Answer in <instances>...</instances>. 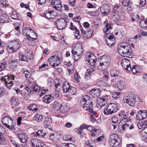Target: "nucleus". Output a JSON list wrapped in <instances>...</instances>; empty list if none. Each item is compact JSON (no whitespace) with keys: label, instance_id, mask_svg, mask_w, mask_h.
<instances>
[{"label":"nucleus","instance_id":"41","mask_svg":"<svg viewBox=\"0 0 147 147\" xmlns=\"http://www.w3.org/2000/svg\"><path fill=\"white\" fill-rule=\"evenodd\" d=\"M70 88L67 93H69V94L71 95H75L77 92L76 88L72 86H71Z\"/></svg>","mask_w":147,"mask_h":147},{"label":"nucleus","instance_id":"46","mask_svg":"<svg viewBox=\"0 0 147 147\" xmlns=\"http://www.w3.org/2000/svg\"><path fill=\"white\" fill-rule=\"evenodd\" d=\"M75 31L74 32V35L76 38L79 39L80 38V31L78 29L76 28V30H74Z\"/></svg>","mask_w":147,"mask_h":147},{"label":"nucleus","instance_id":"39","mask_svg":"<svg viewBox=\"0 0 147 147\" xmlns=\"http://www.w3.org/2000/svg\"><path fill=\"white\" fill-rule=\"evenodd\" d=\"M42 116L38 114L36 115L33 118V119L38 122H40L42 120Z\"/></svg>","mask_w":147,"mask_h":147},{"label":"nucleus","instance_id":"49","mask_svg":"<svg viewBox=\"0 0 147 147\" xmlns=\"http://www.w3.org/2000/svg\"><path fill=\"white\" fill-rule=\"evenodd\" d=\"M59 103L57 101H55L52 104V107L55 109L58 110L59 109Z\"/></svg>","mask_w":147,"mask_h":147},{"label":"nucleus","instance_id":"7","mask_svg":"<svg viewBox=\"0 0 147 147\" xmlns=\"http://www.w3.org/2000/svg\"><path fill=\"white\" fill-rule=\"evenodd\" d=\"M118 110V107L114 103H111L108 104L104 109L103 112L105 115H107L112 114L116 112Z\"/></svg>","mask_w":147,"mask_h":147},{"label":"nucleus","instance_id":"19","mask_svg":"<svg viewBox=\"0 0 147 147\" xmlns=\"http://www.w3.org/2000/svg\"><path fill=\"white\" fill-rule=\"evenodd\" d=\"M147 117V113L145 110H140L138 112V114L136 115V119L142 120L146 118Z\"/></svg>","mask_w":147,"mask_h":147},{"label":"nucleus","instance_id":"2","mask_svg":"<svg viewBox=\"0 0 147 147\" xmlns=\"http://www.w3.org/2000/svg\"><path fill=\"white\" fill-rule=\"evenodd\" d=\"M93 100L89 96L86 95L82 98L80 105L84 110L88 111L91 114L96 115V113L93 111L92 109Z\"/></svg>","mask_w":147,"mask_h":147},{"label":"nucleus","instance_id":"31","mask_svg":"<svg viewBox=\"0 0 147 147\" xmlns=\"http://www.w3.org/2000/svg\"><path fill=\"white\" fill-rule=\"evenodd\" d=\"M31 30H32L28 27H25L22 30L23 35L26 37H27L28 35H29L28 34H30L31 32Z\"/></svg>","mask_w":147,"mask_h":147},{"label":"nucleus","instance_id":"27","mask_svg":"<svg viewBox=\"0 0 147 147\" xmlns=\"http://www.w3.org/2000/svg\"><path fill=\"white\" fill-rule=\"evenodd\" d=\"M110 74L111 77H114L115 79H118L120 77L121 73L116 70L112 69L110 71Z\"/></svg>","mask_w":147,"mask_h":147},{"label":"nucleus","instance_id":"60","mask_svg":"<svg viewBox=\"0 0 147 147\" xmlns=\"http://www.w3.org/2000/svg\"><path fill=\"white\" fill-rule=\"evenodd\" d=\"M0 144L2 146H5L6 144L5 138L0 139Z\"/></svg>","mask_w":147,"mask_h":147},{"label":"nucleus","instance_id":"1","mask_svg":"<svg viewBox=\"0 0 147 147\" xmlns=\"http://www.w3.org/2000/svg\"><path fill=\"white\" fill-rule=\"evenodd\" d=\"M105 27L103 28V31L105 33V37L106 38V44L109 47H112L115 42V38L113 35L109 32L112 28L110 24H108V21L106 20L104 22Z\"/></svg>","mask_w":147,"mask_h":147},{"label":"nucleus","instance_id":"44","mask_svg":"<svg viewBox=\"0 0 147 147\" xmlns=\"http://www.w3.org/2000/svg\"><path fill=\"white\" fill-rule=\"evenodd\" d=\"M93 32V30L91 31L87 30V32L84 31L83 35L85 37L88 38L92 35Z\"/></svg>","mask_w":147,"mask_h":147},{"label":"nucleus","instance_id":"22","mask_svg":"<svg viewBox=\"0 0 147 147\" xmlns=\"http://www.w3.org/2000/svg\"><path fill=\"white\" fill-rule=\"evenodd\" d=\"M107 103L106 98L105 97H99L97 99V107L100 108H102Z\"/></svg>","mask_w":147,"mask_h":147},{"label":"nucleus","instance_id":"20","mask_svg":"<svg viewBox=\"0 0 147 147\" xmlns=\"http://www.w3.org/2000/svg\"><path fill=\"white\" fill-rule=\"evenodd\" d=\"M127 113L124 111H121L119 113L121 122H124L129 120V118L127 117Z\"/></svg>","mask_w":147,"mask_h":147},{"label":"nucleus","instance_id":"54","mask_svg":"<svg viewBox=\"0 0 147 147\" xmlns=\"http://www.w3.org/2000/svg\"><path fill=\"white\" fill-rule=\"evenodd\" d=\"M83 126H84V129H87L89 131H91V132L93 130V127L90 125H83Z\"/></svg>","mask_w":147,"mask_h":147},{"label":"nucleus","instance_id":"62","mask_svg":"<svg viewBox=\"0 0 147 147\" xmlns=\"http://www.w3.org/2000/svg\"><path fill=\"white\" fill-rule=\"evenodd\" d=\"M76 0H69V5L71 6H74L75 5Z\"/></svg>","mask_w":147,"mask_h":147},{"label":"nucleus","instance_id":"30","mask_svg":"<svg viewBox=\"0 0 147 147\" xmlns=\"http://www.w3.org/2000/svg\"><path fill=\"white\" fill-rule=\"evenodd\" d=\"M113 11L115 13H122L123 16H125V13L122 10V7L121 6H116L113 7Z\"/></svg>","mask_w":147,"mask_h":147},{"label":"nucleus","instance_id":"6","mask_svg":"<svg viewBox=\"0 0 147 147\" xmlns=\"http://www.w3.org/2000/svg\"><path fill=\"white\" fill-rule=\"evenodd\" d=\"M3 125L9 130H14L16 126L15 121L7 116L5 117L2 120Z\"/></svg>","mask_w":147,"mask_h":147},{"label":"nucleus","instance_id":"24","mask_svg":"<svg viewBox=\"0 0 147 147\" xmlns=\"http://www.w3.org/2000/svg\"><path fill=\"white\" fill-rule=\"evenodd\" d=\"M27 37H26L25 38L29 40L30 41H34L37 39V36L35 32L32 30H31L30 34H28Z\"/></svg>","mask_w":147,"mask_h":147},{"label":"nucleus","instance_id":"51","mask_svg":"<svg viewBox=\"0 0 147 147\" xmlns=\"http://www.w3.org/2000/svg\"><path fill=\"white\" fill-rule=\"evenodd\" d=\"M132 3L130 2L129 0H123L122 1V5L125 6H127L129 5H131V3Z\"/></svg>","mask_w":147,"mask_h":147},{"label":"nucleus","instance_id":"64","mask_svg":"<svg viewBox=\"0 0 147 147\" xmlns=\"http://www.w3.org/2000/svg\"><path fill=\"white\" fill-rule=\"evenodd\" d=\"M146 2V0H140L139 2V6L140 7H143L145 5Z\"/></svg>","mask_w":147,"mask_h":147},{"label":"nucleus","instance_id":"45","mask_svg":"<svg viewBox=\"0 0 147 147\" xmlns=\"http://www.w3.org/2000/svg\"><path fill=\"white\" fill-rule=\"evenodd\" d=\"M63 140L65 141H70L72 142H74L75 141V139L74 138H72L69 136L66 135L64 136L63 137Z\"/></svg>","mask_w":147,"mask_h":147},{"label":"nucleus","instance_id":"40","mask_svg":"<svg viewBox=\"0 0 147 147\" xmlns=\"http://www.w3.org/2000/svg\"><path fill=\"white\" fill-rule=\"evenodd\" d=\"M91 135L93 136H97L100 134V131L99 129H96L95 128L91 132Z\"/></svg>","mask_w":147,"mask_h":147},{"label":"nucleus","instance_id":"33","mask_svg":"<svg viewBox=\"0 0 147 147\" xmlns=\"http://www.w3.org/2000/svg\"><path fill=\"white\" fill-rule=\"evenodd\" d=\"M139 67L136 66L135 65H131V70L129 71H131L132 72L133 74H136L138 73L139 71L138 70Z\"/></svg>","mask_w":147,"mask_h":147},{"label":"nucleus","instance_id":"26","mask_svg":"<svg viewBox=\"0 0 147 147\" xmlns=\"http://www.w3.org/2000/svg\"><path fill=\"white\" fill-rule=\"evenodd\" d=\"M90 93L93 97H97L100 95V91L98 88H94L90 90Z\"/></svg>","mask_w":147,"mask_h":147},{"label":"nucleus","instance_id":"37","mask_svg":"<svg viewBox=\"0 0 147 147\" xmlns=\"http://www.w3.org/2000/svg\"><path fill=\"white\" fill-rule=\"evenodd\" d=\"M11 16L12 19L15 20H20V15L16 11H13Z\"/></svg>","mask_w":147,"mask_h":147},{"label":"nucleus","instance_id":"17","mask_svg":"<svg viewBox=\"0 0 147 147\" xmlns=\"http://www.w3.org/2000/svg\"><path fill=\"white\" fill-rule=\"evenodd\" d=\"M14 78L15 76L13 75H10V76H3L1 80V81H4L5 84L13 83V82L11 80H14Z\"/></svg>","mask_w":147,"mask_h":147},{"label":"nucleus","instance_id":"57","mask_svg":"<svg viewBox=\"0 0 147 147\" xmlns=\"http://www.w3.org/2000/svg\"><path fill=\"white\" fill-rule=\"evenodd\" d=\"M24 74L25 75V77L26 78H29L31 74L28 71H24Z\"/></svg>","mask_w":147,"mask_h":147},{"label":"nucleus","instance_id":"21","mask_svg":"<svg viewBox=\"0 0 147 147\" xmlns=\"http://www.w3.org/2000/svg\"><path fill=\"white\" fill-rule=\"evenodd\" d=\"M55 96V95L54 94L45 95L43 97V100L45 103L48 104L53 100Z\"/></svg>","mask_w":147,"mask_h":147},{"label":"nucleus","instance_id":"14","mask_svg":"<svg viewBox=\"0 0 147 147\" xmlns=\"http://www.w3.org/2000/svg\"><path fill=\"white\" fill-rule=\"evenodd\" d=\"M69 22L63 18L58 20L56 22V24L57 28L59 30H62L66 26Z\"/></svg>","mask_w":147,"mask_h":147},{"label":"nucleus","instance_id":"25","mask_svg":"<svg viewBox=\"0 0 147 147\" xmlns=\"http://www.w3.org/2000/svg\"><path fill=\"white\" fill-rule=\"evenodd\" d=\"M125 81L121 80L116 82V84H114L113 87L114 88H118L120 89L123 88L125 86Z\"/></svg>","mask_w":147,"mask_h":147},{"label":"nucleus","instance_id":"59","mask_svg":"<svg viewBox=\"0 0 147 147\" xmlns=\"http://www.w3.org/2000/svg\"><path fill=\"white\" fill-rule=\"evenodd\" d=\"M50 19L54 18L57 15V13L53 11H50Z\"/></svg>","mask_w":147,"mask_h":147},{"label":"nucleus","instance_id":"28","mask_svg":"<svg viewBox=\"0 0 147 147\" xmlns=\"http://www.w3.org/2000/svg\"><path fill=\"white\" fill-rule=\"evenodd\" d=\"M69 83L67 82H65L63 84V91L64 93H68L69 90L71 87Z\"/></svg>","mask_w":147,"mask_h":147},{"label":"nucleus","instance_id":"9","mask_svg":"<svg viewBox=\"0 0 147 147\" xmlns=\"http://www.w3.org/2000/svg\"><path fill=\"white\" fill-rule=\"evenodd\" d=\"M136 97L134 93L129 92L127 95L124 96L123 100L125 102L131 106L133 107L134 106Z\"/></svg>","mask_w":147,"mask_h":147},{"label":"nucleus","instance_id":"8","mask_svg":"<svg viewBox=\"0 0 147 147\" xmlns=\"http://www.w3.org/2000/svg\"><path fill=\"white\" fill-rule=\"evenodd\" d=\"M119 140L118 136L116 134H112L109 137L108 142L113 147H119L120 142Z\"/></svg>","mask_w":147,"mask_h":147},{"label":"nucleus","instance_id":"36","mask_svg":"<svg viewBox=\"0 0 147 147\" xmlns=\"http://www.w3.org/2000/svg\"><path fill=\"white\" fill-rule=\"evenodd\" d=\"M34 134L36 136H38L40 137L43 138L45 136L46 134L41 130H39L37 132H34Z\"/></svg>","mask_w":147,"mask_h":147},{"label":"nucleus","instance_id":"35","mask_svg":"<svg viewBox=\"0 0 147 147\" xmlns=\"http://www.w3.org/2000/svg\"><path fill=\"white\" fill-rule=\"evenodd\" d=\"M37 107L36 105L32 104L28 107L27 109L30 111H36L38 110Z\"/></svg>","mask_w":147,"mask_h":147},{"label":"nucleus","instance_id":"50","mask_svg":"<svg viewBox=\"0 0 147 147\" xmlns=\"http://www.w3.org/2000/svg\"><path fill=\"white\" fill-rule=\"evenodd\" d=\"M145 123H146V121L144 122V123H143L142 121L138 123L137 125L139 129H141L142 128H143V127L144 126H145V125H146V124Z\"/></svg>","mask_w":147,"mask_h":147},{"label":"nucleus","instance_id":"4","mask_svg":"<svg viewBox=\"0 0 147 147\" xmlns=\"http://www.w3.org/2000/svg\"><path fill=\"white\" fill-rule=\"evenodd\" d=\"M111 61V57L108 55H104L100 58V64L98 68L100 70L107 69L110 65Z\"/></svg>","mask_w":147,"mask_h":147},{"label":"nucleus","instance_id":"43","mask_svg":"<svg viewBox=\"0 0 147 147\" xmlns=\"http://www.w3.org/2000/svg\"><path fill=\"white\" fill-rule=\"evenodd\" d=\"M121 123L122 124H123L124 127V130H125L126 129L128 128L129 125H131V121L130 119L128 121H126L124 122H121Z\"/></svg>","mask_w":147,"mask_h":147},{"label":"nucleus","instance_id":"48","mask_svg":"<svg viewBox=\"0 0 147 147\" xmlns=\"http://www.w3.org/2000/svg\"><path fill=\"white\" fill-rule=\"evenodd\" d=\"M140 24L143 28H147V20L141 21L140 22Z\"/></svg>","mask_w":147,"mask_h":147},{"label":"nucleus","instance_id":"10","mask_svg":"<svg viewBox=\"0 0 147 147\" xmlns=\"http://www.w3.org/2000/svg\"><path fill=\"white\" fill-rule=\"evenodd\" d=\"M61 57L58 55H53L50 57L47 60V61L53 67L57 66L61 63Z\"/></svg>","mask_w":147,"mask_h":147},{"label":"nucleus","instance_id":"29","mask_svg":"<svg viewBox=\"0 0 147 147\" xmlns=\"http://www.w3.org/2000/svg\"><path fill=\"white\" fill-rule=\"evenodd\" d=\"M8 16L6 14H0V23H5L8 21Z\"/></svg>","mask_w":147,"mask_h":147},{"label":"nucleus","instance_id":"38","mask_svg":"<svg viewBox=\"0 0 147 147\" xmlns=\"http://www.w3.org/2000/svg\"><path fill=\"white\" fill-rule=\"evenodd\" d=\"M10 102L12 105H14L20 104L18 99L15 97H13L11 98Z\"/></svg>","mask_w":147,"mask_h":147},{"label":"nucleus","instance_id":"47","mask_svg":"<svg viewBox=\"0 0 147 147\" xmlns=\"http://www.w3.org/2000/svg\"><path fill=\"white\" fill-rule=\"evenodd\" d=\"M120 19H121V17L117 13L113 15L111 18V19L113 21L119 20Z\"/></svg>","mask_w":147,"mask_h":147},{"label":"nucleus","instance_id":"5","mask_svg":"<svg viewBox=\"0 0 147 147\" xmlns=\"http://www.w3.org/2000/svg\"><path fill=\"white\" fill-rule=\"evenodd\" d=\"M83 50L82 45L80 44L77 45L75 47H72L71 53L72 57L74 61H77L81 57Z\"/></svg>","mask_w":147,"mask_h":147},{"label":"nucleus","instance_id":"3","mask_svg":"<svg viewBox=\"0 0 147 147\" xmlns=\"http://www.w3.org/2000/svg\"><path fill=\"white\" fill-rule=\"evenodd\" d=\"M117 51L119 54L124 57L132 58V49L130 46L126 43H121L117 46Z\"/></svg>","mask_w":147,"mask_h":147},{"label":"nucleus","instance_id":"18","mask_svg":"<svg viewBox=\"0 0 147 147\" xmlns=\"http://www.w3.org/2000/svg\"><path fill=\"white\" fill-rule=\"evenodd\" d=\"M30 144L32 147H42L44 146L43 143L36 138L32 139Z\"/></svg>","mask_w":147,"mask_h":147},{"label":"nucleus","instance_id":"61","mask_svg":"<svg viewBox=\"0 0 147 147\" xmlns=\"http://www.w3.org/2000/svg\"><path fill=\"white\" fill-rule=\"evenodd\" d=\"M116 79H114V78H112L110 81L109 82L110 84L112 85L113 86H114V84H116Z\"/></svg>","mask_w":147,"mask_h":147},{"label":"nucleus","instance_id":"16","mask_svg":"<svg viewBox=\"0 0 147 147\" xmlns=\"http://www.w3.org/2000/svg\"><path fill=\"white\" fill-rule=\"evenodd\" d=\"M110 10L109 5L105 4L102 5L100 8V10L103 16H107Z\"/></svg>","mask_w":147,"mask_h":147},{"label":"nucleus","instance_id":"42","mask_svg":"<svg viewBox=\"0 0 147 147\" xmlns=\"http://www.w3.org/2000/svg\"><path fill=\"white\" fill-rule=\"evenodd\" d=\"M19 59L20 61H25L27 62H28V57L22 54H21L19 55Z\"/></svg>","mask_w":147,"mask_h":147},{"label":"nucleus","instance_id":"58","mask_svg":"<svg viewBox=\"0 0 147 147\" xmlns=\"http://www.w3.org/2000/svg\"><path fill=\"white\" fill-rule=\"evenodd\" d=\"M139 18L140 17L139 15H134L132 16L131 20L133 21L135 20L138 21Z\"/></svg>","mask_w":147,"mask_h":147},{"label":"nucleus","instance_id":"63","mask_svg":"<svg viewBox=\"0 0 147 147\" xmlns=\"http://www.w3.org/2000/svg\"><path fill=\"white\" fill-rule=\"evenodd\" d=\"M112 121L114 123H117L118 121V119L115 116H113L111 118Z\"/></svg>","mask_w":147,"mask_h":147},{"label":"nucleus","instance_id":"52","mask_svg":"<svg viewBox=\"0 0 147 147\" xmlns=\"http://www.w3.org/2000/svg\"><path fill=\"white\" fill-rule=\"evenodd\" d=\"M53 8L57 11H61L62 8V5L61 2H60V3L57 5H55V6H53Z\"/></svg>","mask_w":147,"mask_h":147},{"label":"nucleus","instance_id":"55","mask_svg":"<svg viewBox=\"0 0 147 147\" xmlns=\"http://www.w3.org/2000/svg\"><path fill=\"white\" fill-rule=\"evenodd\" d=\"M95 68H89L87 70L86 72L88 73L90 75L94 71H95Z\"/></svg>","mask_w":147,"mask_h":147},{"label":"nucleus","instance_id":"32","mask_svg":"<svg viewBox=\"0 0 147 147\" xmlns=\"http://www.w3.org/2000/svg\"><path fill=\"white\" fill-rule=\"evenodd\" d=\"M52 124V121L51 119L49 117L45 118V121L44 122V124L45 126L47 127L51 125Z\"/></svg>","mask_w":147,"mask_h":147},{"label":"nucleus","instance_id":"23","mask_svg":"<svg viewBox=\"0 0 147 147\" xmlns=\"http://www.w3.org/2000/svg\"><path fill=\"white\" fill-rule=\"evenodd\" d=\"M17 137L20 141L23 143L26 142L28 139L27 135L23 132L17 136Z\"/></svg>","mask_w":147,"mask_h":147},{"label":"nucleus","instance_id":"34","mask_svg":"<svg viewBox=\"0 0 147 147\" xmlns=\"http://www.w3.org/2000/svg\"><path fill=\"white\" fill-rule=\"evenodd\" d=\"M68 109V108L66 104L64 103L61 104L59 109L61 111L63 112L67 111Z\"/></svg>","mask_w":147,"mask_h":147},{"label":"nucleus","instance_id":"13","mask_svg":"<svg viewBox=\"0 0 147 147\" xmlns=\"http://www.w3.org/2000/svg\"><path fill=\"white\" fill-rule=\"evenodd\" d=\"M24 88L26 89L28 93L30 94H34V92H38L40 90V87L35 84L32 85L31 87L28 85H26Z\"/></svg>","mask_w":147,"mask_h":147},{"label":"nucleus","instance_id":"56","mask_svg":"<svg viewBox=\"0 0 147 147\" xmlns=\"http://www.w3.org/2000/svg\"><path fill=\"white\" fill-rule=\"evenodd\" d=\"M55 86L56 88H57L59 87L60 84L59 79H56L55 80Z\"/></svg>","mask_w":147,"mask_h":147},{"label":"nucleus","instance_id":"11","mask_svg":"<svg viewBox=\"0 0 147 147\" xmlns=\"http://www.w3.org/2000/svg\"><path fill=\"white\" fill-rule=\"evenodd\" d=\"M20 47V44L19 42L16 40L11 41L7 49L9 52L13 53L17 51Z\"/></svg>","mask_w":147,"mask_h":147},{"label":"nucleus","instance_id":"15","mask_svg":"<svg viewBox=\"0 0 147 147\" xmlns=\"http://www.w3.org/2000/svg\"><path fill=\"white\" fill-rule=\"evenodd\" d=\"M121 66L125 70L127 71L131 70V66L132 64H131L130 59L127 58L124 59L121 61Z\"/></svg>","mask_w":147,"mask_h":147},{"label":"nucleus","instance_id":"12","mask_svg":"<svg viewBox=\"0 0 147 147\" xmlns=\"http://www.w3.org/2000/svg\"><path fill=\"white\" fill-rule=\"evenodd\" d=\"M85 60L88 62L87 63L89 65L94 66L96 63L95 57L92 53L90 52L86 53Z\"/></svg>","mask_w":147,"mask_h":147},{"label":"nucleus","instance_id":"53","mask_svg":"<svg viewBox=\"0 0 147 147\" xmlns=\"http://www.w3.org/2000/svg\"><path fill=\"white\" fill-rule=\"evenodd\" d=\"M60 2L59 0H52L51 2V4L52 5L53 7V6H55L59 4Z\"/></svg>","mask_w":147,"mask_h":147}]
</instances>
